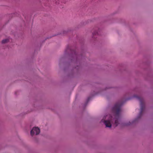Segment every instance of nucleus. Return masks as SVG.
Listing matches in <instances>:
<instances>
[{"label": "nucleus", "instance_id": "obj_1", "mask_svg": "<svg viewBox=\"0 0 153 153\" xmlns=\"http://www.w3.org/2000/svg\"><path fill=\"white\" fill-rule=\"evenodd\" d=\"M121 105L118 103H116L113 108L112 111L115 116H119L121 112Z\"/></svg>", "mask_w": 153, "mask_h": 153}, {"label": "nucleus", "instance_id": "obj_2", "mask_svg": "<svg viewBox=\"0 0 153 153\" xmlns=\"http://www.w3.org/2000/svg\"><path fill=\"white\" fill-rule=\"evenodd\" d=\"M34 131L36 132V135L38 134L40 132L39 128L37 127H33L32 129L30 131V134L32 136H33L35 134Z\"/></svg>", "mask_w": 153, "mask_h": 153}, {"label": "nucleus", "instance_id": "obj_5", "mask_svg": "<svg viewBox=\"0 0 153 153\" xmlns=\"http://www.w3.org/2000/svg\"><path fill=\"white\" fill-rule=\"evenodd\" d=\"M114 124L116 125V126H118V125L119 123H118V120L117 119L115 120V121Z\"/></svg>", "mask_w": 153, "mask_h": 153}, {"label": "nucleus", "instance_id": "obj_4", "mask_svg": "<svg viewBox=\"0 0 153 153\" xmlns=\"http://www.w3.org/2000/svg\"><path fill=\"white\" fill-rule=\"evenodd\" d=\"M9 42V40L7 39H4L1 42L3 44H5Z\"/></svg>", "mask_w": 153, "mask_h": 153}, {"label": "nucleus", "instance_id": "obj_3", "mask_svg": "<svg viewBox=\"0 0 153 153\" xmlns=\"http://www.w3.org/2000/svg\"><path fill=\"white\" fill-rule=\"evenodd\" d=\"M101 121L104 123L106 127L109 128H111V124L109 120H104L103 121L102 120Z\"/></svg>", "mask_w": 153, "mask_h": 153}]
</instances>
